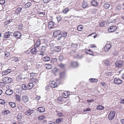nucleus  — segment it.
I'll return each mask as SVG.
<instances>
[{
    "mask_svg": "<svg viewBox=\"0 0 124 124\" xmlns=\"http://www.w3.org/2000/svg\"><path fill=\"white\" fill-rule=\"evenodd\" d=\"M42 60L45 62H48L50 60V58L47 55H46L42 58Z\"/></svg>",
    "mask_w": 124,
    "mask_h": 124,
    "instance_id": "obj_15",
    "label": "nucleus"
},
{
    "mask_svg": "<svg viewBox=\"0 0 124 124\" xmlns=\"http://www.w3.org/2000/svg\"><path fill=\"white\" fill-rule=\"evenodd\" d=\"M101 85L103 87H105L106 86V84L104 82H101Z\"/></svg>",
    "mask_w": 124,
    "mask_h": 124,
    "instance_id": "obj_64",
    "label": "nucleus"
},
{
    "mask_svg": "<svg viewBox=\"0 0 124 124\" xmlns=\"http://www.w3.org/2000/svg\"><path fill=\"white\" fill-rule=\"evenodd\" d=\"M30 109L27 110L25 112V114L27 116H29L31 115Z\"/></svg>",
    "mask_w": 124,
    "mask_h": 124,
    "instance_id": "obj_44",
    "label": "nucleus"
},
{
    "mask_svg": "<svg viewBox=\"0 0 124 124\" xmlns=\"http://www.w3.org/2000/svg\"><path fill=\"white\" fill-rule=\"evenodd\" d=\"M69 11V9L68 8H66L65 9H64L63 11V12L64 13V14H66V13L68 12Z\"/></svg>",
    "mask_w": 124,
    "mask_h": 124,
    "instance_id": "obj_51",
    "label": "nucleus"
},
{
    "mask_svg": "<svg viewBox=\"0 0 124 124\" xmlns=\"http://www.w3.org/2000/svg\"><path fill=\"white\" fill-rule=\"evenodd\" d=\"M59 59L60 61H62L64 59L63 56L62 55H60L59 56Z\"/></svg>",
    "mask_w": 124,
    "mask_h": 124,
    "instance_id": "obj_47",
    "label": "nucleus"
},
{
    "mask_svg": "<svg viewBox=\"0 0 124 124\" xmlns=\"http://www.w3.org/2000/svg\"><path fill=\"white\" fill-rule=\"evenodd\" d=\"M54 48L55 50L57 52H59L61 50V47L60 46H55Z\"/></svg>",
    "mask_w": 124,
    "mask_h": 124,
    "instance_id": "obj_26",
    "label": "nucleus"
},
{
    "mask_svg": "<svg viewBox=\"0 0 124 124\" xmlns=\"http://www.w3.org/2000/svg\"><path fill=\"white\" fill-rule=\"evenodd\" d=\"M105 24V22L104 21H102L100 24V25L101 27L103 26Z\"/></svg>",
    "mask_w": 124,
    "mask_h": 124,
    "instance_id": "obj_54",
    "label": "nucleus"
},
{
    "mask_svg": "<svg viewBox=\"0 0 124 124\" xmlns=\"http://www.w3.org/2000/svg\"><path fill=\"white\" fill-rule=\"evenodd\" d=\"M37 110L40 113L44 112L45 111V108L43 107H39L37 108Z\"/></svg>",
    "mask_w": 124,
    "mask_h": 124,
    "instance_id": "obj_12",
    "label": "nucleus"
},
{
    "mask_svg": "<svg viewBox=\"0 0 124 124\" xmlns=\"http://www.w3.org/2000/svg\"><path fill=\"white\" fill-rule=\"evenodd\" d=\"M30 110L31 115L34 113L35 112V110L33 109H30Z\"/></svg>",
    "mask_w": 124,
    "mask_h": 124,
    "instance_id": "obj_61",
    "label": "nucleus"
},
{
    "mask_svg": "<svg viewBox=\"0 0 124 124\" xmlns=\"http://www.w3.org/2000/svg\"><path fill=\"white\" fill-rule=\"evenodd\" d=\"M47 47L46 45L42 46L39 50L38 54L42 56L44 55Z\"/></svg>",
    "mask_w": 124,
    "mask_h": 124,
    "instance_id": "obj_1",
    "label": "nucleus"
},
{
    "mask_svg": "<svg viewBox=\"0 0 124 124\" xmlns=\"http://www.w3.org/2000/svg\"><path fill=\"white\" fill-rule=\"evenodd\" d=\"M22 8L20 7H19L17 8L15 11L16 13L18 14L22 10Z\"/></svg>",
    "mask_w": 124,
    "mask_h": 124,
    "instance_id": "obj_27",
    "label": "nucleus"
},
{
    "mask_svg": "<svg viewBox=\"0 0 124 124\" xmlns=\"http://www.w3.org/2000/svg\"><path fill=\"white\" fill-rule=\"evenodd\" d=\"M91 109L90 108H85L83 110L84 112H86V111H89Z\"/></svg>",
    "mask_w": 124,
    "mask_h": 124,
    "instance_id": "obj_58",
    "label": "nucleus"
},
{
    "mask_svg": "<svg viewBox=\"0 0 124 124\" xmlns=\"http://www.w3.org/2000/svg\"><path fill=\"white\" fill-rule=\"evenodd\" d=\"M67 34V32H62L61 31V35L63 37H66Z\"/></svg>",
    "mask_w": 124,
    "mask_h": 124,
    "instance_id": "obj_32",
    "label": "nucleus"
},
{
    "mask_svg": "<svg viewBox=\"0 0 124 124\" xmlns=\"http://www.w3.org/2000/svg\"><path fill=\"white\" fill-rule=\"evenodd\" d=\"M22 115L21 114H19L17 116V118L19 120L22 118Z\"/></svg>",
    "mask_w": 124,
    "mask_h": 124,
    "instance_id": "obj_46",
    "label": "nucleus"
},
{
    "mask_svg": "<svg viewBox=\"0 0 124 124\" xmlns=\"http://www.w3.org/2000/svg\"><path fill=\"white\" fill-rule=\"evenodd\" d=\"M94 34H95V35L93 36V37L94 39H95L97 37V35L96 34V33H92L90 34L89 35L90 36H92V35H93Z\"/></svg>",
    "mask_w": 124,
    "mask_h": 124,
    "instance_id": "obj_60",
    "label": "nucleus"
},
{
    "mask_svg": "<svg viewBox=\"0 0 124 124\" xmlns=\"http://www.w3.org/2000/svg\"><path fill=\"white\" fill-rule=\"evenodd\" d=\"M9 104L12 108H15L16 107V104L15 103L10 102L9 103Z\"/></svg>",
    "mask_w": 124,
    "mask_h": 124,
    "instance_id": "obj_37",
    "label": "nucleus"
},
{
    "mask_svg": "<svg viewBox=\"0 0 124 124\" xmlns=\"http://www.w3.org/2000/svg\"><path fill=\"white\" fill-rule=\"evenodd\" d=\"M61 34V31L59 30H58L54 32L53 35L54 37H56L60 35Z\"/></svg>",
    "mask_w": 124,
    "mask_h": 124,
    "instance_id": "obj_11",
    "label": "nucleus"
},
{
    "mask_svg": "<svg viewBox=\"0 0 124 124\" xmlns=\"http://www.w3.org/2000/svg\"><path fill=\"white\" fill-rule=\"evenodd\" d=\"M115 113L114 111H111L109 114L108 117L110 120H112L115 117Z\"/></svg>",
    "mask_w": 124,
    "mask_h": 124,
    "instance_id": "obj_4",
    "label": "nucleus"
},
{
    "mask_svg": "<svg viewBox=\"0 0 124 124\" xmlns=\"http://www.w3.org/2000/svg\"><path fill=\"white\" fill-rule=\"evenodd\" d=\"M71 47L73 49H74L77 48V45L75 44H72L71 45Z\"/></svg>",
    "mask_w": 124,
    "mask_h": 124,
    "instance_id": "obj_48",
    "label": "nucleus"
},
{
    "mask_svg": "<svg viewBox=\"0 0 124 124\" xmlns=\"http://www.w3.org/2000/svg\"><path fill=\"white\" fill-rule=\"evenodd\" d=\"M46 68L48 69H51L52 67V66L51 64H46Z\"/></svg>",
    "mask_w": 124,
    "mask_h": 124,
    "instance_id": "obj_38",
    "label": "nucleus"
},
{
    "mask_svg": "<svg viewBox=\"0 0 124 124\" xmlns=\"http://www.w3.org/2000/svg\"><path fill=\"white\" fill-rule=\"evenodd\" d=\"M22 99L25 102H26L28 101L29 98L27 96L23 95L22 97Z\"/></svg>",
    "mask_w": 124,
    "mask_h": 124,
    "instance_id": "obj_17",
    "label": "nucleus"
},
{
    "mask_svg": "<svg viewBox=\"0 0 124 124\" xmlns=\"http://www.w3.org/2000/svg\"><path fill=\"white\" fill-rule=\"evenodd\" d=\"M6 84V83L4 82H3V81L0 83V85L1 87H3L5 86Z\"/></svg>",
    "mask_w": 124,
    "mask_h": 124,
    "instance_id": "obj_53",
    "label": "nucleus"
},
{
    "mask_svg": "<svg viewBox=\"0 0 124 124\" xmlns=\"http://www.w3.org/2000/svg\"><path fill=\"white\" fill-rule=\"evenodd\" d=\"M92 5L95 7H96L98 4V3L96 0H93L91 2Z\"/></svg>",
    "mask_w": 124,
    "mask_h": 124,
    "instance_id": "obj_21",
    "label": "nucleus"
},
{
    "mask_svg": "<svg viewBox=\"0 0 124 124\" xmlns=\"http://www.w3.org/2000/svg\"><path fill=\"white\" fill-rule=\"evenodd\" d=\"M45 42V40L44 39H42L41 40L38 39H37L35 44H34V47L38 48L41 42Z\"/></svg>",
    "mask_w": 124,
    "mask_h": 124,
    "instance_id": "obj_2",
    "label": "nucleus"
},
{
    "mask_svg": "<svg viewBox=\"0 0 124 124\" xmlns=\"http://www.w3.org/2000/svg\"><path fill=\"white\" fill-rule=\"evenodd\" d=\"M34 84L32 83H30L27 85L28 90L31 89L34 86Z\"/></svg>",
    "mask_w": 124,
    "mask_h": 124,
    "instance_id": "obj_22",
    "label": "nucleus"
},
{
    "mask_svg": "<svg viewBox=\"0 0 124 124\" xmlns=\"http://www.w3.org/2000/svg\"><path fill=\"white\" fill-rule=\"evenodd\" d=\"M6 103L5 101L2 99H0V104L4 105Z\"/></svg>",
    "mask_w": 124,
    "mask_h": 124,
    "instance_id": "obj_50",
    "label": "nucleus"
},
{
    "mask_svg": "<svg viewBox=\"0 0 124 124\" xmlns=\"http://www.w3.org/2000/svg\"><path fill=\"white\" fill-rule=\"evenodd\" d=\"M49 86L53 88H55L57 86V83L54 81H52L50 82Z\"/></svg>",
    "mask_w": 124,
    "mask_h": 124,
    "instance_id": "obj_14",
    "label": "nucleus"
},
{
    "mask_svg": "<svg viewBox=\"0 0 124 124\" xmlns=\"http://www.w3.org/2000/svg\"><path fill=\"white\" fill-rule=\"evenodd\" d=\"M65 73L64 72H61L60 74V77L61 78H63L65 76Z\"/></svg>",
    "mask_w": 124,
    "mask_h": 124,
    "instance_id": "obj_45",
    "label": "nucleus"
},
{
    "mask_svg": "<svg viewBox=\"0 0 124 124\" xmlns=\"http://www.w3.org/2000/svg\"><path fill=\"white\" fill-rule=\"evenodd\" d=\"M83 29L82 25H78L77 27V29L79 31H81Z\"/></svg>",
    "mask_w": 124,
    "mask_h": 124,
    "instance_id": "obj_36",
    "label": "nucleus"
},
{
    "mask_svg": "<svg viewBox=\"0 0 124 124\" xmlns=\"http://www.w3.org/2000/svg\"><path fill=\"white\" fill-rule=\"evenodd\" d=\"M63 118H57L55 122L56 123H59L63 121Z\"/></svg>",
    "mask_w": 124,
    "mask_h": 124,
    "instance_id": "obj_28",
    "label": "nucleus"
},
{
    "mask_svg": "<svg viewBox=\"0 0 124 124\" xmlns=\"http://www.w3.org/2000/svg\"><path fill=\"white\" fill-rule=\"evenodd\" d=\"M38 49V48L34 47V48L31 50V53L33 54H36L39 51Z\"/></svg>",
    "mask_w": 124,
    "mask_h": 124,
    "instance_id": "obj_10",
    "label": "nucleus"
},
{
    "mask_svg": "<svg viewBox=\"0 0 124 124\" xmlns=\"http://www.w3.org/2000/svg\"><path fill=\"white\" fill-rule=\"evenodd\" d=\"M89 81L92 83H94L97 82L98 80L97 79L93 78H91L89 79Z\"/></svg>",
    "mask_w": 124,
    "mask_h": 124,
    "instance_id": "obj_29",
    "label": "nucleus"
},
{
    "mask_svg": "<svg viewBox=\"0 0 124 124\" xmlns=\"http://www.w3.org/2000/svg\"><path fill=\"white\" fill-rule=\"evenodd\" d=\"M117 27L115 26H111L108 29L109 32H111L116 31Z\"/></svg>",
    "mask_w": 124,
    "mask_h": 124,
    "instance_id": "obj_8",
    "label": "nucleus"
},
{
    "mask_svg": "<svg viewBox=\"0 0 124 124\" xmlns=\"http://www.w3.org/2000/svg\"><path fill=\"white\" fill-rule=\"evenodd\" d=\"M15 98L16 100L18 101H20L21 100V97L19 95L16 94L15 96Z\"/></svg>",
    "mask_w": 124,
    "mask_h": 124,
    "instance_id": "obj_24",
    "label": "nucleus"
},
{
    "mask_svg": "<svg viewBox=\"0 0 124 124\" xmlns=\"http://www.w3.org/2000/svg\"><path fill=\"white\" fill-rule=\"evenodd\" d=\"M10 54L9 53L7 52H6L5 53V56L6 57H8L10 56Z\"/></svg>",
    "mask_w": 124,
    "mask_h": 124,
    "instance_id": "obj_52",
    "label": "nucleus"
},
{
    "mask_svg": "<svg viewBox=\"0 0 124 124\" xmlns=\"http://www.w3.org/2000/svg\"><path fill=\"white\" fill-rule=\"evenodd\" d=\"M9 31H8L7 32H5L4 34V37L5 38H9Z\"/></svg>",
    "mask_w": 124,
    "mask_h": 124,
    "instance_id": "obj_30",
    "label": "nucleus"
},
{
    "mask_svg": "<svg viewBox=\"0 0 124 124\" xmlns=\"http://www.w3.org/2000/svg\"><path fill=\"white\" fill-rule=\"evenodd\" d=\"M111 47L110 44L109 43L106 44L104 47V51L106 52H108L110 49Z\"/></svg>",
    "mask_w": 124,
    "mask_h": 124,
    "instance_id": "obj_6",
    "label": "nucleus"
},
{
    "mask_svg": "<svg viewBox=\"0 0 124 124\" xmlns=\"http://www.w3.org/2000/svg\"><path fill=\"white\" fill-rule=\"evenodd\" d=\"M114 83L115 84L118 85H121L122 84V81L117 78H115L114 80Z\"/></svg>",
    "mask_w": 124,
    "mask_h": 124,
    "instance_id": "obj_7",
    "label": "nucleus"
},
{
    "mask_svg": "<svg viewBox=\"0 0 124 124\" xmlns=\"http://www.w3.org/2000/svg\"><path fill=\"white\" fill-rule=\"evenodd\" d=\"M123 64V62L121 60H119L116 62L115 65L116 67L119 68L122 66Z\"/></svg>",
    "mask_w": 124,
    "mask_h": 124,
    "instance_id": "obj_5",
    "label": "nucleus"
},
{
    "mask_svg": "<svg viewBox=\"0 0 124 124\" xmlns=\"http://www.w3.org/2000/svg\"><path fill=\"white\" fill-rule=\"evenodd\" d=\"M112 73L110 72H108L105 74V76L108 77L111 76L112 75Z\"/></svg>",
    "mask_w": 124,
    "mask_h": 124,
    "instance_id": "obj_40",
    "label": "nucleus"
},
{
    "mask_svg": "<svg viewBox=\"0 0 124 124\" xmlns=\"http://www.w3.org/2000/svg\"><path fill=\"white\" fill-rule=\"evenodd\" d=\"M51 0H43V2L45 4L48 3Z\"/></svg>",
    "mask_w": 124,
    "mask_h": 124,
    "instance_id": "obj_56",
    "label": "nucleus"
},
{
    "mask_svg": "<svg viewBox=\"0 0 124 124\" xmlns=\"http://www.w3.org/2000/svg\"><path fill=\"white\" fill-rule=\"evenodd\" d=\"M45 118V116H40L38 117L39 119L40 120H43Z\"/></svg>",
    "mask_w": 124,
    "mask_h": 124,
    "instance_id": "obj_43",
    "label": "nucleus"
},
{
    "mask_svg": "<svg viewBox=\"0 0 124 124\" xmlns=\"http://www.w3.org/2000/svg\"><path fill=\"white\" fill-rule=\"evenodd\" d=\"M97 108L98 109L102 110L104 109V107L103 106L98 105L97 107Z\"/></svg>",
    "mask_w": 124,
    "mask_h": 124,
    "instance_id": "obj_42",
    "label": "nucleus"
},
{
    "mask_svg": "<svg viewBox=\"0 0 124 124\" xmlns=\"http://www.w3.org/2000/svg\"><path fill=\"white\" fill-rule=\"evenodd\" d=\"M13 92L12 90L10 89H8L6 91L5 93L8 95H11L13 94Z\"/></svg>",
    "mask_w": 124,
    "mask_h": 124,
    "instance_id": "obj_20",
    "label": "nucleus"
},
{
    "mask_svg": "<svg viewBox=\"0 0 124 124\" xmlns=\"http://www.w3.org/2000/svg\"><path fill=\"white\" fill-rule=\"evenodd\" d=\"M21 33L18 31H16L15 32L14 37L16 38H20L21 36Z\"/></svg>",
    "mask_w": 124,
    "mask_h": 124,
    "instance_id": "obj_9",
    "label": "nucleus"
},
{
    "mask_svg": "<svg viewBox=\"0 0 124 124\" xmlns=\"http://www.w3.org/2000/svg\"><path fill=\"white\" fill-rule=\"evenodd\" d=\"M10 112V111L8 110L2 111V113L5 115H7L8 114H9Z\"/></svg>",
    "mask_w": 124,
    "mask_h": 124,
    "instance_id": "obj_31",
    "label": "nucleus"
},
{
    "mask_svg": "<svg viewBox=\"0 0 124 124\" xmlns=\"http://www.w3.org/2000/svg\"><path fill=\"white\" fill-rule=\"evenodd\" d=\"M90 46L92 48L96 47V46L94 44H91L90 45Z\"/></svg>",
    "mask_w": 124,
    "mask_h": 124,
    "instance_id": "obj_63",
    "label": "nucleus"
},
{
    "mask_svg": "<svg viewBox=\"0 0 124 124\" xmlns=\"http://www.w3.org/2000/svg\"><path fill=\"white\" fill-rule=\"evenodd\" d=\"M82 6L83 8H86L88 6V2H83L82 3Z\"/></svg>",
    "mask_w": 124,
    "mask_h": 124,
    "instance_id": "obj_19",
    "label": "nucleus"
},
{
    "mask_svg": "<svg viewBox=\"0 0 124 124\" xmlns=\"http://www.w3.org/2000/svg\"><path fill=\"white\" fill-rule=\"evenodd\" d=\"M110 7V5L108 3H105L103 7L106 9H108Z\"/></svg>",
    "mask_w": 124,
    "mask_h": 124,
    "instance_id": "obj_33",
    "label": "nucleus"
},
{
    "mask_svg": "<svg viewBox=\"0 0 124 124\" xmlns=\"http://www.w3.org/2000/svg\"><path fill=\"white\" fill-rule=\"evenodd\" d=\"M83 56V54H78L77 55L76 58L78 59H80L82 58Z\"/></svg>",
    "mask_w": 124,
    "mask_h": 124,
    "instance_id": "obj_49",
    "label": "nucleus"
},
{
    "mask_svg": "<svg viewBox=\"0 0 124 124\" xmlns=\"http://www.w3.org/2000/svg\"><path fill=\"white\" fill-rule=\"evenodd\" d=\"M54 25V23L52 21L50 22L48 24V27L50 29L53 28Z\"/></svg>",
    "mask_w": 124,
    "mask_h": 124,
    "instance_id": "obj_13",
    "label": "nucleus"
},
{
    "mask_svg": "<svg viewBox=\"0 0 124 124\" xmlns=\"http://www.w3.org/2000/svg\"><path fill=\"white\" fill-rule=\"evenodd\" d=\"M94 101V99H91L87 100L86 101L87 103H89L90 102H93Z\"/></svg>",
    "mask_w": 124,
    "mask_h": 124,
    "instance_id": "obj_55",
    "label": "nucleus"
},
{
    "mask_svg": "<svg viewBox=\"0 0 124 124\" xmlns=\"http://www.w3.org/2000/svg\"><path fill=\"white\" fill-rule=\"evenodd\" d=\"M65 65L62 63H61L58 65L61 68H64L65 67Z\"/></svg>",
    "mask_w": 124,
    "mask_h": 124,
    "instance_id": "obj_41",
    "label": "nucleus"
},
{
    "mask_svg": "<svg viewBox=\"0 0 124 124\" xmlns=\"http://www.w3.org/2000/svg\"><path fill=\"white\" fill-rule=\"evenodd\" d=\"M11 71L10 69H8L3 71L2 74L3 75H5L10 73Z\"/></svg>",
    "mask_w": 124,
    "mask_h": 124,
    "instance_id": "obj_18",
    "label": "nucleus"
},
{
    "mask_svg": "<svg viewBox=\"0 0 124 124\" xmlns=\"http://www.w3.org/2000/svg\"><path fill=\"white\" fill-rule=\"evenodd\" d=\"M71 66L73 67H76L78 65V63L76 62L73 61L71 63Z\"/></svg>",
    "mask_w": 124,
    "mask_h": 124,
    "instance_id": "obj_16",
    "label": "nucleus"
},
{
    "mask_svg": "<svg viewBox=\"0 0 124 124\" xmlns=\"http://www.w3.org/2000/svg\"><path fill=\"white\" fill-rule=\"evenodd\" d=\"M85 51L87 54H88L92 55H93V53L92 51H91L90 49L88 50L87 49H85Z\"/></svg>",
    "mask_w": 124,
    "mask_h": 124,
    "instance_id": "obj_23",
    "label": "nucleus"
},
{
    "mask_svg": "<svg viewBox=\"0 0 124 124\" xmlns=\"http://www.w3.org/2000/svg\"><path fill=\"white\" fill-rule=\"evenodd\" d=\"M2 81L5 82L6 84L10 83L13 81L12 79L11 78H9L8 77H6L4 78Z\"/></svg>",
    "mask_w": 124,
    "mask_h": 124,
    "instance_id": "obj_3",
    "label": "nucleus"
},
{
    "mask_svg": "<svg viewBox=\"0 0 124 124\" xmlns=\"http://www.w3.org/2000/svg\"><path fill=\"white\" fill-rule=\"evenodd\" d=\"M58 71V69L56 68H54L52 70V71L54 73Z\"/></svg>",
    "mask_w": 124,
    "mask_h": 124,
    "instance_id": "obj_59",
    "label": "nucleus"
},
{
    "mask_svg": "<svg viewBox=\"0 0 124 124\" xmlns=\"http://www.w3.org/2000/svg\"><path fill=\"white\" fill-rule=\"evenodd\" d=\"M12 61H15V62H16L19 61L18 58L16 57L15 56H13L12 57Z\"/></svg>",
    "mask_w": 124,
    "mask_h": 124,
    "instance_id": "obj_25",
    "label": "nucleus"
},
{
    "mask_svg": "<svg viewBox=\"0 0 124 124\" xmlns=\"http://www.w3.org/2000/svg\"><path fill=\"white\" fill-rule=\"evenodd\" d=\"M31 5V3L30 2H28L25 5V8H28Z\"/></svg>",
    "mask_w": 124,
    "mask_h": 124,
    "instance_id": "obj_39",
    "label": "nucleus"
},
{
    "mask_svg": "<svg viewBox=\"0 0 124 124\" xmlns=\"http://www.w3.org/2000/svg\"><path fill=\"white\" fill-rule=\"evenodd\" d=\"M22 88L24 90H25L26 89H28L27 85L25 84H23L22 85Z\"/></svg>",
    "mask_w": 124,
    "mask_h": 124,
    "instance_id": "obj_34",
    "label": "nucleus"
},
{
    "mask_svg": "<svg viewBox=\"0 0 124 124\" xmlns=\"http://www.w3.org/2000/svg\"><path fill=\"white\" fill-rule=\"evenodd\" d=\"M22 75L21 74H20L17 77L16 80L17 81H19L21 80L22 78Z\"/></svg>",
    "mask_w": 124,
    "mask_h": 124,
    "instance_id": "obj_35",
    "label": "nucleus"
},
{
    "mask_svg": "<svg viewBox=\"0 0 124 124\" xmlns=\"http://www.w3.org/2000/svg\"><path fill=\"white\" fill-rule=\"evenodd\" d=\"M37 13L38 14H41L44 15H45V12H41L40 11H38L37 12Z\"/></svg>",
    "mask_w": 124,
    "mask_h": 124,
    "instance_id": "obj_62",
    "label": "nucleus"
},
{
    "mask_svg": "<svg viewBox=\"0 0 124 124\" xmlns=\"http://www.w3.org/2000/svg\"><path fill=\"white\" fill-rule=\"evenodd\" d=\"M5 0H0V4L1 5L4 4L5 3Z\"/></svg>",
    "mask_w": 124,
    "mask_h": 124,
    "instance_id": "obj_57",
    "label": "nucleus"
}]
</instances>
